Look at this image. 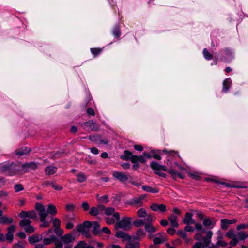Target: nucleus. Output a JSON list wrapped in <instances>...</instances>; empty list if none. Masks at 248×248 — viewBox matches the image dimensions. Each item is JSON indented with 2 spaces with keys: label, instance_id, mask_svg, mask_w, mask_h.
I'll use <instances>...</instances> for the list:
<instances>
[{
  "label": "nucleus",
  "instance_id": "1",
  "mask_svg": "<svg viewBox=\"0 0 248 248\" xmlns=\"http://www.w3.org/2000/svg\"><path fill=\"white\" fill-rule=\"evenodd\" d=\"M195 228L199 232L196 233L194 236L195 240L199 241L202 239L203 242H196L192 248H208L211 244V239L213 236V232L210 231H205L202 224L195 223Z\"/></svg>",
  "mask_w": 248,
  "mask_h": 248
},
{
  "label": "nucleus",
  "instance_id": "2",
  "mask_svg": "<svg viewBox=\"0 0 248 248\" xmlns=\"http://www.w3.org/2000/svg\"><path fill=\"white\" fill-rule=\"evenodd\" d=\"M150 166L153 170H156V171L160 170H161L167 171L174 179H176L177 177L182 179H184V176L181 173L178 172L176 170L173 168L167 169L165 166L161 165L155 161L152 162L151 163Z\"/></svg>",
  "mask_w": 248,
  "mask_h": 248
},
{
  "label": "nucleus",
  "instance_id": "3",
  "mask_svg": "<svg viewBox=\"0 0 248 248\" xmlns=\"http://www.w3.org/2000/svg\"><path fill=\"white\" fill-rule=\"evenodd\" d=\"M22 164L19 162L12 163L8 166L4 167L5 170H8L10 175L23 174Z\"/></svg>",
  "mask_w": 248,
  "mask_h": 248
},
{
  "label": "nucleus",
  "instance_id": "4",
  "mask_svg": "<svg viewBox=\"0 0 248 248\" xmlns=\"http://www.w3.org/2000/svg\"><path fill=\"white\" fill-rule=\"evenodd\" d=\"M117 221L116 225L118 228L124 231L129 230L131 228L132 219L130 217H124L121 220Z\"/></svg>",
  "mask_w": 248,
  "mask_h": 248
},
{
  "label": "nucleus",
  "instance_id": "5",
  "mask_svg": "<svg viewBox=\"0 0 248 248\" xmlns=\"http://www.w3.org/2000/svg\"><path fill=\"white\" fill-rule=\"evenodd\" d=\"M92 226V222L89 221H85L82 224L78 225L76 226L77 231L85 235L87 238L90 237V234L89 233V228Z\"/></svg>",
  "mask_w": 248,
  "mask_h": 248
},
{
  "label": "nucleus",
  "instance_id": "6",
  "mask_svg": "<svg viewBox=\"0 0 248 248\" xmlns=\"http://www.w3.org/2000/svg\"><path fill=\"white\" fill-rule=\"evenodd\" d=\"M35 208L38 211L40 221H44V220H46L47 216H48V213L46 210L45 206L41 203H36L35 204Z\"/></svg>",
  "mask_w": 248,
  "mask_h": 248
},
{
  "label": "nucleus",
  "instance_id": "7",
  "mask_svg": "<svg viewBox=\"0 0 248 248\" xmlns=\"http://www.w3.org/2000/svg\"><path fill=\"white\" fill-rule=\"evenodd\" d=\"M31 221L30 219H24L20 222L19 225L25 228V230L26 232L31 233L34 232V228L33 226L31 225Z\"/></svg>",
  "mask_w": 248,
  "mask_h": 248
},
{
  "label": "nucleus",
  "instance_id": "8",
  "mask_svg": "<svg viewBox=\"0 0 248 248\" xmlns=\"http://www.w3.org/2000/svg\"><path fill=\"white\" fill-rule=\"evenodd\" d=\"M38 168L36 163L31 162L29 163H25L22 164L23 174L27 173L30 170H34Z\"/></svg>",
  "mask_w": 248,
  "mask_h": 248
},
{
  "label": "nucleus",
  "instance_id": "9",
  "mask_svg": "<svg viewBox=\"0 0 248 248\" xmlns=\"http://www.w3.org/2000/svg\"><path fill=\"white\" fill-rule=\"evenodd\" d=\"M145 197V195H141L139 197H135L129 201V203L136 207H140L143 205L142 200Z\"/></svg>",
  "mask_w": 248,
  "mask_h": 248
},
{
  "label": "nucleus",
  "instance_id": "10",
  "mask_svg": "<svg viewBox=\"0 0 248 248\" xmlns=\"http://www.w3.org/2000/svg\"><path fill=\"white\" fill-rule=\"evenodd\" d=\"M19 217L20 218L26 219V218H29L30 219H35L37 217V215L34 210H31L30 211H22L19 214Z\"/></svg>",
  "mask_w": 248,
  "mask_h": 248
},
{
  "label": "nucleus",
  "instance_id": "11",
  "mask_svg": "<svg viewBox=\"0 0 248 248\" xmlns=\"http://www.w3.org/2000/svg\"><path fill=\"white\" fill-rule=\"evenodd\" d=\"M84 129L86 130H90L91 131H98L99 130V127L93 121H89L88 122L84 123L82 124Z\"/></svg>",
  "mask_w": 248,
  "mask_h": 248
},
{
  "label": "nucleus",
  "instance_id": "12",
  "mask_svg": "<svg viewBox=\"0 0 248 248\" xmlns=\"http://www.w3.org/2000/svg\"><path fill=\"white\" fill-rule=\"evenodd\" d=\"M112 175L114 177L123 183L128 180L129 178L130 177L129 176H128L122 172L117 171L113 172Z\"/></svg>",
  "mask_w": 248,
  "mask_h": 248
},
{
  "label": "nucleus",
  "instance_id": "13",
  "mask_svg": "<svg viewBox=\"0 0 248 248\" xmlns=\"http://www.w3.org/2000/svg\"><path fill=\"white\" fill-rule=\"evenodd\" d=\"M105 214L107 216H109L113 214V217L115 218L117 220H118L120 219L119 213L118 212H115V209L113 207H109L105 208Z\"/></svg>",
  "mask_w": 248,
  "mask_h": 248
},
{
  "label": "nucleus",
  "instance_id": "14",
  "mask_svg": "<svg viewBox=\"0 0 248 248\" xmlns=\"http://www.w3.org/2000/svg\"><path fill=\"white\" fill-rule=\"evenodd\" d=\"M193 214L191 213L186 212L185 214V217L183 219V223L186 225L194 224L195 223V220L192 218Z\"/></svg>",
  "mask_w": 248,
  "mask_h": 248
},
{
  "label": "nucleus",
  "instance_id": "15",
  "mask_svg": "<svg viewBox=\"0 0 248 248\" xmlns=\"http://www.w3.org/2000/svg\"><path fill=\"white\" fill-rule=\"evenodd\" d=\"M31 151V150L30 148L26 147H23L16 149L15 151V154L19 156H22L24 155H28Z\"/></svg>",
  "mask_w": 248,
  "mask_h": 248
},
{
  "label": "nucleus",
  "instance_id": "16",
  "mask_svg": "<svg viewBox=\"0 0 248 248\" xmlns=\"http://www.w3.org/2000/svg\"><path fill=\"white\" fill-rule=\"evenodd\" d=\"M166 240L165 234L164 233H158L156 234L155 237L154 239V243L155 245L161 244Z\"/></svg>",
  "mask_w": 248,
  "mask_h": 248
},
{
  "label": "nucleus",
  "instance_id": "17",
  "mask_svg": "<svg viewBox=\"0 0 248 248\" xmlns=\"http://www.w3.org/2000/svg\"><path fill=\"white\" fill-rule=\"evenodd\" d=\"M115 236L118 238H121L123 241H130L131 236L126 232H124L122 231H118L116 232Z\"/></svg>",
  "mask_w": 248,
  "mask_h": 248
},
{
  "label": "nucleus",
  "instance_id": "18",
  "mask_svg": "<svg viewBox=\"0 0 248 248\" xmlns=\"http://www.w3.org/2000/svg\"><path fill=\"white\" fill-rule=\"evenodd\" d=\"M150 208L154 211H160L165 212L166 210V206L163 204H158L157 203H153L150 206Z\"/></svg>",
  "mask_w": 248,
  "mask_h": 248
},
{
  "label": "nucleus",
  "instance_id": "19",
  "mask_svg": "<svg viewBox=\"0 0 248 248\" xmlns=\"http://www.w3.org/2000/svg\"><path fill=\"white\" fill-rule=\"evenodd\" d=\"M62 241L64 244H68L75 241V237L70 233H66L61 238Z\"/></svg>",
  "mask_w": 248,
  "mask_h": 248
},
{
  "label": "nucleus",
  "instance_id": "20",
  "mask_svg": "<svg viewBox=\"0 0 248 248\" xmlns=\"http://www.w3.org/2000/svg\"><path fill=\"white\" fill-rule=\"evenodd\" d=\"M57 168L54 166H48L45 169V173L46 175H52L56 172Z\"/></svg>",
  "mask_w": 248,
  "mask_h": 248
},
{
  "label": "nucleus",
  "instance_id": "21",
  "mask_svg": "<svg viewBox=\"0 0 248 248\" xmlns=\"http://www.w3.org/2000/svg\"><path fill=\"white\" fill-rule=\"evenodd\" d=\"M130 161L134 164L138 162L145 163L146 161L145 159L143 156H137L133 155L130 157Z\"/></svg>",
  "mask_w": 248,
  "mask_h": 248
},
{
  "label": "nucleus",
  "instance_id": "22",
  "mask_svg": "<svg viewBox=\"0 0 248 248\" xmlns=\"http://www.w3.org/2000/svg\"><path fill=\"white\" fill-rule=\"evenodd\" d=\"M43 239V236L42 235H38L37 234H35L31 236H30L29 237V241L30 243H35L37 242H39L41 240H42Z\"/></svg>",
  "mask_w": 248,
  "mask_h": 248
},
{
  "label": "nucleus",
  "instance_id": "23",
  "mask_svg": "<svg viewBox=\"0 0 248 248\" xmlns=\"http://www.w3.org/2000/svg\"><path fill=\"white\" fill-rule=\"evenodd\" d=\"M142 189L148 192L153 193H156L159 192V189L156 187H152L148 185H143L142 186Z\"/></svg>",
  "mask_w": 248,
  "mask_h": 248
},
{
  "label": "nucleus",
  "instance_id": "24",
  "mask_svg": "<svg viewBox=\"0 0 248 248\" xmlns=\"http://www.w3.org/2000/svg\"><path fill=\"white\" fill-rule=\"evenodd\" d=\"M168 219L170 221L172 226L176 228L179 226V224L177 223V217L176 216L171 215L168 217Z\"/></svg>",
  "mask_w": 248,
  "mask_h": 248
},
{
  "label": "nucleus",
  "instance_id": "25",
  "mask_svg": "<svg viewBox=\"0 0 248 248\" xmlns=\"http://www.w3.org/2000/svg\"><path fill=\"white\" fill-rule=\"evenodd\" d=\"M140 243L139 242H132L131 240L127 241L125 244V248H140Z\"/></svg>",
  "mask_w": 248,
  "mask_h": 248
},
{
  "label": "nucleus",
  "instance_id": "26",
  "mask_svg": "<svg viewBox=\"0 0 248 248\" xmlns=\"http://www.w3.org/2000/svg\"><path fill=\"white\" fill-rule=\"evenodd\" d=\"M145 236V233L144 231L141 229H138L136 233V236L134 237V239L140 240Z\"/></svg>",
  "mask_w": 248,
  "mask_h": 248
},
{
  "label": "nucleus",
  "instance_id": "27",
  "mask_svg": "<svg viewBox=\"0 0 248 248\" xmlns=\"http://www.w3.org/2000/svg\"><path fill=\"white\" fill-rule=\"evenodd\" d=\"M13 222V220L11 218H8L5 216L0 217V224H10Z\"/></svg>",
  "mask_w": 248,
  "mask_h": 248
},
{
  "label": "nucleus",
  "instance_id": "28",
  "mask_svg": "<svg viewBox=\"0 0 248 248\" xmlns=\"http://www.w3.org/2000/svg\"><path fill=\"white\" fill-rule=\"evenodd\" d=\"M96 198L97 202L100 203H107L109 201V198L107 195H104L101 197L97 195Z\"/></svg>",
  "mask_w": 248,
  "mask_h": 248
},
{
  "label": "nucleus",
  "instance_id": "29",
  "mask_svg": "<svg viewBox=\"0 0 248 248\" xmlns=\"http://www.w3.org/2000/svg\"><path fill=\"white\" fill-rule=\"evenodd\" d=\"M47 212L52 215H55L57 212V209L56 207L52 204H49L47 209Z\"/></svg>",
  "mask_w": 248,
  "mask_h": 248
},
{
  "label": "nucleus",
  "instance_id": "30",
  "mask_svg": "<svg viewBox=\"0 0 248 248\" xmlns=\"http://www.w3.org/2000/svg\"><path fill=\"white\" fill-rule=\"evenodd\" d=\"M145 230L149 232L153 233L156 231V228L154 227L151 223L145 224Z\"/></svg>",
  "mask_w": 248,
  "mask_h": 248
},
{
  "label": "nucleus",
  "instance_id": "31",
  "mask_svg": "<svg viewBox=\"0 0 248 248\" xmlns=\"http://www.w3.org/2000/svg\"><path fill=\"white\" fill-rule=\"evenodd\" d=\"M124 155H122L121 156V158L125 160H127L128 159L130 160V157L134 155L131 152L127 150L124 151Z\"/></svg>",
  "mask_w": 248,
  "mask_h": 248
},
{
  "label": "nucleus",
  "instance_id": "32",
  "mask_svg": "<svg viewBox=\"0 0 248 248\" xmlns=\"http://www.w3.org/2000/svg\"><path fill=\"white\" fill-rule=\"evenodd\" d=\"M227 245V243L226 242H225L224 241L220 240H218L216 243V246H214L213 244H212V246H210L209 245V248H218L219 246L226 247Z\"/></svg>",
  "mask_w": 248,
  "mask_h": 248
},
{
  "label": "nucleus",
  "instance_id": "33",
  "mask_svg": "<svg viewBox=\"0 0 248 248\" xmlns=\"http://www.w3.org/2000/svg\"><path fill=\"white\" fill-rule=\"evenodd\" d=\"M231 81L230 79H226L223 82V91L226 92L230 87Z\"/></svg>",
  "mask_w": 248,
  "mask_h": 248
},
{
  "label": "nucleus",
  "instance_id": "34",
  "mask_svg": "<svg viewBox=\"0 0 248 248\" xmlns=\"http://www.w3.org/2000/svg\"><path fill=\"white\" fill-rule=\"evenodd\" d=\"M100 138H101V136L98 134L91 135L89 137V139L91 141L96 143H98Z\"/></svg>",
  "mask_w": 248,
  "mask_h": 248
},
{
  "label": "nucleus",
  "instance_id": "35",
  "mask_svg": "<svg viewBox=\"0 0 248 248\" xmlns=\"http://www.w3.org/2000/svg\"><path fill=\"white\" fill-rule=\"evenodd\" d=\"M137 214L139 217L143 218L147 216L146 210L143 208L139 209L137 212Z\"/></svg>",
  "mask_w": 248,
  "mask_h": 248
},
{
  "label": "nucleus",
  "instance_id": "36",
  "mask_svg": "<svg viewBox=\"0 0 248 248\" xmlns=\"http://www.w3.org/2000/svg\"><path fill=\"white\" fill-rule=\"evenodd\" d=\"M77 181L80 183L85 182L87 179L86 176L83 173H79L77 175Z\"/></svg>",
  "mask_w": 248,
  "mask_h": 248
},
{
  "label": "nucleus",
  "instance_id": "37",
  "mask_svg": "<svg viewBox=\"0 0 248 248\" xmlns=\"http://www.w3.org/2000/svg\"><path fill=\"white\" fill-rule=\"evenodd\" d=\"M203 224L206 227H210L212 225L213 227L215 225V222L210 218H205L203 220Z\"/></svg>",
  "mask_w": 248,
  "mask_h": 248
},
{
  "label": "nucleus",
  "instance_id": "38",
  "mask_svg": "<svg viewBox=\"0 0 248 248\" xmlns=\"http://www.w3.org/2000/svg\"><path fill=\"white\" fill-rule=\"evenodd\" d=\"M203 54L204 58L208 60H211L213 58V56L211 54L206 48H204L203 50Z\"/></svg>",
  "mask_w": 248,
  "mask_h": 248
},
{
  "label": "nucleus",
  "instance_id": "39",
  "mask_svg": "<svg viewBox=\"0 0 248 248\" xmlns=\"http://www.w3.org/2000/svg\"><path fill=\"white\" fill-rule=\"evenodd\" d=\"M92 225H93V233L96 235L100 232L99 230L100 226L97 222H93L92 223Z\"/></svg>",
  "mask_w": 248,
  "mask_h": 248
},
{
  "label": "nucleus",
  "instance_id": "40",
  "mask_svg": "<svg viewBox=\"0 0 248 248\" xmlns=\"http://www.w3.org/2000/svg\"><path fill=\"white\" fill-rule=\"evenodd\" d=\"M187 173L189 177H191L192 178L196 180H198L200 177V174L196 172H187Z\"/></svg>",
  "mask_w": 248,
  "mask_h": 248
},
{
  "label": "nucleus",
  "instance_id": "41",
  "mask_svg": "<svg viewBox=\"0 0 248 248\" xmlns=\"http://www.w3.org/2000/svg\"><path fill=\"white\" fill-rule=\"evenodd\" d=\"M225 235L226 237L230 239H233V238H236L235 234L232 230H230L229 231H228L226 233Z\"/></svg>",
  "mask_w": 248,
  "mask_h": 248
},
{
  "label": "nucleus",
  "instance_id": "42",
  "mask_svg": "<svg viewBox=\"0 0 248 248\" xmlns=\"http://www.w3.org/2000/svg\"><path fill=\"white\" fill-rule=\"evenodd\" d=\"M238 235L240 240H244L246 238H248V234L243 231L238 232Z\"/></svg>",
  "mask_w": 248,
  "mask_h": 248
},
{
  "label": "nucleus",
  "instance_id": "43",
  "mask_svg": "<svg viewBox=\"0 0 248 248\" xmlns=\"http://www.w3.org/2000/svg\"><path fill=\"white\" fill-rule=\"evenodd\" d=\"M89 214L92 216H96L99 215L97 209L96 207H91L89 212Z\"/></svg>",
  "mask_w": 248,
  "mask_h": 248
},
{
  "label": "nucleus",
  "instance_id": "44",
  "mask_svg": "<svg viewBox=\"0 0 248 248\" xmlns=\"http://www.w3.org/2000/svg\"><path fill=\"white\" fill-rule=\"evenodd\" d=\"M87 243L84 241H80L78 244L76 245L74 248H85Z\"/></svg>",
  "mask_w": 248,
  "mask_h": 248
},
{
  "label": "nucleus",
  "instance_id": "45",
  "mask_svg": "<svg viewBox=\"0 0 248 248\" xmlns=\"http://www.w3.org/2000/svg\"><path fill=\"white\" fill-rule=\"evenodd\" d=\"M25 244L22 241H19L13 245L12 248H24Z\"/></svg>",
  "mask_w": 248,
  "mask_h": 248
},
{
  "label": "nucleus",
  "instance_id": "46",
  "mask_svg": "<svg viewBox=\"0 0 248 248\" xmlns=\"http://www.w3.org/2000/svg\"><path fill=\"white\" fill-rule=\"evenodd\" d=\"M113 34L115 37L117 38H118L120 36L121 34V31L118 26H116L114 28V29L113 30Z\"/></svg>",
  "mask_w": 248,
  "mask_h": 248
},
{
  "label": "nucleus",
  "instance_id": "47",
  "mask_svg": "<svg viewBox=\"0 0 248 248\" xmlns=\"http://www.w3.org/2000/svg\"><path fill=\"white\" fill-rule=\"evenodd\" d=\"M145 224L143 220H136L133 222L134 225L136 227H139Z\"/></svg>",
  "mask_w": 248,
  "mask_h": 248
},
{
  "label": "nucleus",
  "instance_id": "48",
  "mask_svg": "<svg viewBox=\"0 0 248 248\" xmlns=\"http://www.w3.org/2000/svg\"><path fill=\"white\" fill-rule=\"evenodd\" d=\"M14 188L16 192L24 190L23 186L21 184H16L14 185Z\"/></svg>",
  "mask_w": 248,
  "mask_h": 248
},
{
  "label": "nucleus",
  "instance_id": "49",
  "mask_svg": "<svg viewBox=\"0 0 248 248\" xmlns=\"http://www.w3.org/2000/svg\"><path fill=\"white\" fill-rule=\"evenodd\" d=\"M62 154L63 152H57L52 155L51 158L54 160L56 159L62 157Z\"/></svg>",
  "mask_w": 248,
  "mask_h": 248
},
{
  "label": "nucleus",
  "instance_id": "50",
  "mask_svg": "<svg viewBox=\"0 0 248 248\" xmlns=\"http://www.w3.org/2000/svg\"><path fill=\"white\" fill-rule=\"evenodd\" d=\"M6 239L9 243H11L13 241L14 235L12 233L8 232L6 233L5 235Z\"/></svg>",
  "mask_w": 248,
  "mask_h": 248
},
{
  "label": "nucleus",
  "instance_id": "51",
  "mask_svg": "<svg viewBox=\"0 0 248 248\" xmlns=\"http://www.w3.org/2000/svg\"><path fill=\"white\" fill-rule=\"evenodd\" d=\"M177 234L181 237L186 239L187 237V233L185 231L179 230L177 232Z\"/></svg>",
  "mask_w": 248,
  "mask_h": 248
},
{
  "label": "nucleus",
  "instance_id": "52",
  "mask_svg": "<svg viewBox=\"0 0 248 248\" xmlns=\"http://www.w3.org/2000/svg\"><path fill=\"white\" fill-rule=\"evenodd\" d=\"M9 196L8 192L5 190H0V198L5 199Z\"/></svg>",
  "mask_w": 248,
  "mask_h": 248
},
{
  "label": "nucleus",
  "instance_id": "53",
  "mask_svg": "<svg viewBox=\"0 0 248 248\" xmlns=\"http://www.w3.org/2000/svg\"><path fill=\"white\" fill-rule=\"evenodd\" d=\"M53 225L55 228L60 227L61 225L60 220L58 218H55L53 220Z\"/></svg>",
  "mask_w": 248,
  "mask_h": 248
},
{
  "label": "nucleus",
  "instance_id": "54",
  "mask_svg": "<svg viewBox=\"0 0 248 248\" xmlns=\"http://www.w3.org/2000/svg\"><path fill=\"white\" fill-rule=\"evenodd\" d=\"M211 180L214 182H215L216 183H219L221 185H224L226 187H232V184L227 183L225 182H221L218 181V180H214V179H212Z\"/></svg>",
  "mask_w": 248,
  "mask_h": 248
},
{
  "label": "nucleus",
  "instance_id": "55",
  "mask_svg": "<svg viewBox=\"0 0 248 248\" xmlns=\"http://www.w3.org/2000/svg\"><path fill=\"white\" fill-rule=\"evenodd\" d=\"M225 219H221V228L223 230H226L228 228V224L225 221Z\"/></svg>",
  "mask_w": 248,
  "mask_h": 248
},
{
  "label": "nucleus",
  "instance_id": "56",
  "mask_svg": "<svg viewBox=\"0 0 248 248\" xmlns=\"http://www.w3.org/2000/svg\"><path fill=\"white\" fill-rule=\"evenodd\" d=\"M109 142V140L106 138H100L98 143L100 144H108Z\"/></svg>",
  "mask_w": 248,
  "mask_h": 248
},
{
  "label": "nucleus",
  "instance_id": "57",
  "mask_svg": "<svg viewBox=\"0 0 248 248\" xmlns=\"http://www.w3.org/2000/svg\"><path fill=\"white\" fill-rule=\"evenodd\" d=\"M62 240H57L55 242V248H62L63 244Z\"/></svg>",
  "mask_w": 248,
  "mask_h": 248
},
{
  "label": "nucleus",
  "instance_id": "58",
  "mask_svg": "<svg viewBox=\"0 0 248 248\" xmlns=\"http://www.w3.org/2000/svg\"><path fill=\"white\" fill-rule=\"evenodd\" d=\"M54 232L58 236H61L63 233V231L60 227L55 228Z\"/></svg>",
  "mask_w": 248,
  "mask_h": 248
},
{
  "label": "nucleus",
  "instance_id": "59",
  "mask_svg": "<svg viewBox=\"0 0 248 248\" xmlns=\"http://www.w3.org/2000/svg\"><path fill=\"white\" fill-rule=\"evenodd\" d=\"M96 207L97 209L99 214L101 213L102 211H105V206L103 205L99 204L96 206Z\"/></svg>",
  "mask_w": 248,
  "mask_h": 248
},
{
  "label": "nucleus",
  "instance_id": "60",
  "mask_svg": "<svg viewBox=\"0 0 248 248\" xmlns=\"http://www.w3.org/2000/svg\"><path fill=\"white\" fill-rule=\"evenodd\" d=\"M51 186L52 187L56 190H61L62 189V186L60 185L55 184L54 183L51 182Z\"/></svg>",
  "mask_w": 248,
  "mask_h": 248
},
{
  "label": "nucleus",
  "instance_id": "61",
  "mask_svg": "<svg viewBox=\"0 0 248 248\" xmlns=\"http://www.w3.org/2000/svg\"><path fill=\"white\" fill-rule=\"evenodd\" d=\"M91 52L95 56L99 54L101 52V49L96 48H93L91 49Z\"/></svg>",
  "mask_w": 248,
  "mask_h": 248
},
{
  "label": "nucleus",
  "instance_id": "62",
  "mask_svg": "<svg viewBox=\"0 0 248 248\" xmlns=\"http://www.w3.org/2000/svg\"><path fill=\"white\" fill-rule=\"evenodd\" d=\"M81 206L83 210L85 211L88 210L90 208L89 204L87 202H84L82 203Z\"/></svg>",
  "mask_w": 248,
  "mask_h": 248
},
{
  "label": "nucleus",
  "instance_id": "63",
  "mask_svg": "<svg viewBox=\"0 0 248 248\" xmlns=\"http://www.w3.org/2000/svg\"><path fill=\"white\" fill-rule=\"evenodd\" d=\"M184 231L188 232H193L194 231V229L192 226H191L189 225H187L185 227Z\"/></svg>",
  "mask_w": 248,
  "mask_h": 248
},
{
  "label": "nucleus",
  "instance_id": "64",
  "mask_svg": "<svg viewBox=\"0 0 248 248\" xmlns=\"http://www.w3.org/2000/svg\"><path fill=\"white\" fill-rule=\"evenodd\" d=\"M248 228V224H238L237 226V230H240L241 229H247Z\"/></svg>",
  "mask_w": 248,
  "mask_h": 248
}]
</instances>
